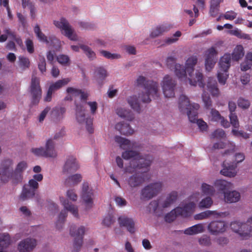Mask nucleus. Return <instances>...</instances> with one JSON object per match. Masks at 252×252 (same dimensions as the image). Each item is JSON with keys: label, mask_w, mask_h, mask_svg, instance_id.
Instances as JSON below:
<instances>
[{"label": "nucleus", "mask_w": 252, "mask_h": 252, "mask_svg": "<svg viewBox=\"0 0 252 252\" xmlns=\"http://www.w3.org/2000/svg\"><path fill=\"white\" fill-rule=\"evenodd\" d=\"M122 157L125 159H132L129 167L126 168V172L132 173L142 170L140 174L138 173L133 175L128 180V185L131 187L139 186L145 181V176L149 170V167L153 160L152 157L147 155L144 158L138 152L133 150H127L123 152Z\"/></svg>", "instance_id": "f257e3e1"}, {"label": "nucleus", "mask_w": 252, "mask_h": 252, "mask_svg": "<svg viewBox=\"0 0 252 252\" xmlns=\"http://www.w3.org/2000/svg\"><path fill=\"white\" fill-rule=\"evenodd\" d=\"M13 161L11 159H5L0 166V180L2 183H6L10 179L14 184L22 182L24 171L28 167L27 163L22 161L18 163L14 171L13 170Z\"/></svg>", "instance_id": "f03ea898"}, {"label": "nucleus", "mask_w": 252, "mask_h": 252, "mask_svg": "<svg viewBox=\"0 0 252 252\" xmlns=\"http://www.w3.org/2000/svg\"><path fill=\"white\" fill-rule=\"evenodd\" d=\"M200 106L198 104H191L188 97L184 94L180 95L179 98V108L182 112H187L189 121L196 123L201 131H206L208 128L207 123L202 119H198V110Z\"/></svg>", "instance_id": "7ed1b4c3"}, {"label": "nucleus", "mask_w": 252, "mask_h": 252, "mask_svg": "<svg viewBox=\"0 0 252 252\" xmlns=\"http://www.w3.org/2000/svg\"><path fill=\"white\" fill-rule=\"evenodd\" d=\"M176 58L174 57H169L166 60V65L171 70L174 69V72L179 78L185 77L187 73L189 76L191 77L194 72V66L197 62V58L196 56L189 57L186 61L185 67L180 64H176Z\"/></svg>", "instance_id": "20e7f679"}, {"label": "nucleus", "mask_w": 252, "mask_h": 252, "mask_svg": "<svg viewBox=\"0 0 252 252\" xmlns=\"http://www.w3.org/2000/svg\"><path fill=\"white\" fill-rule=\"evenodd\" d=\"M136 83L137 86L143 87L146 91L145 93L140 94L139 96V98L143 102H150V96L154 99L159 97V86L158 82L153 80H146L145 77L139 76L136 79Z\"/></svg>", "instance_id": "39448f33"}, {"label": "nucleus", "mask_w": 252, "mask_h": 252, "mask_svg": "<svg viewBox=\"0 0 252 252\" xmlns=\"http://www.w3.org/2000/svg\"><path fill=\"white\" fill-rule=\"evenodd\" d=\"M195 209V206H178L165 215V220L171 222L179 216L184 218L188 217L194 212Z\"/></svg>", "instance_id": "423d86ee"}, {"label": "nucleus", "mask_w": 252, "mask_h": 252, "mask_svg": "<svg viewBox=\"0 0 252 252\" xmlns=\"http://www.w3.org/2000/svg\"><path fill=\"white\" fill-rule=\"evenodd\" d=\"M231 58V55L226 53L220 58L219 62L220 71L218 72L217 77L219 83L223 85L226 83L228 76L227 72L230 66Z\"/></svg>", "instance_id": "0eeeda50"}, {"label": "nucleus", "mask_w": 252, "mask_h": 252, "mask_svg": "<svg viewBox=\"0 0 252 252\" xmlns=\"http://www.w3.org/2000/svg\"><path fill=\"white\" fill-rule=\"evenodd\" d=\"M32 152L36 156L46 158H55L57 156V153L55 149V143L52 139H49L47 141L45 148H32Z\"/></svg>", "instance_id": "6e6552de"}, {"label": "nucleus", "mask_w": 252, "mask_h": 252, "mask_svg": "<svg viewBox=\"0 0 252 252\" xmlns=\"http://www.w3.org/2000/svg\"><path fill=\"white\" fill-rule=\"evenodd\" d=\"M232 230L238 234L243 239H247L252 236V227L246 223L234 221L230 223Z\"/></svg>", "instance_id": "1a4fd4ad"}, {"label": "nucleus", "mask_w": 252, "mask_h": 252, "mask_svg": "<svg viewBox=\"0 0 252 252\" xmlns=\"http://www.w3.org/2000/svg\"><path fill=\"white\" fill-rule=\"evenodd\" d=\"M162 188V185L159 182L150 184L142 189L141 198L147 200L152 199L161 191Z\"/></svg>", "instance_id": "9d476101"}, {"label": "nucleus", "mask_w": 252, "mask_h": 252, "mask_svg": "<svg viewBox=\"0 0 252 252\" xmlns=\"http://www.w3.org/2000/svg\"><path fill=\"white\" fill-rule=\"evenodd\" d=\"M67 212H70L75 217L79 216L77 206H66V207L60 213L55 222L56 228L59 230H62L64 225Z\"/></svg>", "instance_id": "9b49d317"}, {"label": "nucleus", "mask_w": 252, "mask_h": 252, "mask_svg": "<svg viewBox=\"0 0 252 252\" xmlns=\"http://www.w3.org/2000/svg\"><path fill=\"white\" fill-rule=\"evenodd\" d=\"M30 92L32 96V103L33 104H38L41 97L42 89L39 79L35 76L32 77Z\"/></svg>", "instance_id": "f8f14e48"}, {"label": "nucleus", "mask_w": 252, "mask_h": 252, "mask_svg": "<svg viewBox=\"0 0 252 252\" xmlns=\"http://www.w3.org/2000/svg\"><path fill=\"white\" fill-rule=\"evenodd\" d=\"M38 183L33 179H31L28 185H25L23 187L22 193L19 198L24 201L29 198L32 197L35 193L36 190L38 188Z\"/></svg>", "instance_id": "ddd939ff"}, {"label": "nucleus", "mask_w": 252, "mask_h": 252, "mask_svg": "<svg viewBox=\"0 0 252 252\" xmlns=\"http://www.w3.org/2000/svg\"><path fill=\"white\" fill-rule=\"evenodd\" d=\"M176 83L172 77L166 75L163 78L161 83L163 93L165 97L170 98L175 95L174 90Z\"/></svg>", "instance_id": "4468645a"}, {"label": "nucleus", "mask_w": 252, "mask_h": 252, "mask_svg": "<svg viewBox=\"0 0 252 252\" xmlns=\"http://www.w3.org/2000/svg\"><path fill=\"white\" fill-rule=\"evenodd\" d=\"M55 26L60 29L62 33L71 40H76L77 36L73 33L72 29L67 21L64 18L60 19V21H54Z\"/></svg>", "instance_id": "2eb2a0df"}, {"label": "nucleus", "mask_w": 252, "mask_h": 252, "mask_svg": "<svg viewBox=\"0 0 252 252\" xmlns=\"http://www.w3.org/2000/svg\"><path fill=\"white\" fill-rule=\"evenodd\" d=\"M85 110L84 107L81 104H76V117L77 121L79 123L86 122V129L90 133L94 132L93 127V120L91 118L85 119V115L84 113Z\"/></svg>", "instance_id": "dca6fc26"}, {"label": "nucleus", "mask_w": 252, "mask_h": 252, "mask_svg": "<svg viewBox=\"0 0 252 252\" xmlns=\"http://www.w3.org/2000/svg\"><path fill=\"white\" fill-rule=\"evenodd\" d=\"M218 52L215 47H212L205 52V67L207 70L210 71L214 66L216 61Z\"/></svg>", "instance_id": "f3484780"}, {"label": "nucleus", "mask_w": 252, "mask_h": 252, "mask_svg": "<svg viewBox=\"0 0 252 252\" xmlns=\"http://www.w3.org/2000/svg\"><path fill=\"white\" fill-rule=\"evenodd\" d=\"M37 245L36 240L32 238H27L21 240L18 244L17 249L20 252H30Z\"/></svg>", "instance_id": "a211bd4d"}, {"label": "nucleus", "mask_w": 252, "mask_h": 252, "mask_svg": "<svg viewBox=\"0 0 252 252\" xmlns=\"http://www.w3.org/2000/svg\"><path fill=\"white\" fill-rule=\"evenodd\" d=\"M226 223L222 221H213L211 222L208 226L209 232L215 235L223 233L226 231Z\"/></svg>", "instance_id": "6ab92c4d"}, {"label": "nucleus", "mask_w": 252, "mask_h": 252, "mask_svg": "<svg viewBox=\"0 0 252 252\" xmlns=\"http://www.w3.org/2000/svg\"><path fill=\"white\" fill-rule=\"evenodd\" d=\"M79 167L76 158L72 156H68L66 158L63 172L64 173H71L76 171Z\"/></svg>", "instance_id": "aec40b11"}, {"label": "nucleus", "mask_w": 252, "mask_h": 252, "mask_svg": "<svg viewBox=\"0 0 252 252\" xmlns=\"http://www.w3.org/2000/svg\"><path fill=\"white\" fill-rule=\"evenodd\" d=\"M81 197L83 201L88 204H92L94 198V190L89 187V183L84 182L82 186Z\"/></svg>", "instance_id": "412c9836"}, {"label": "nucleus", "mask_w": 252, "mask_h": 252, "mask_svg": "<svg viewBox=\"0 0 252 252\" xmlns=\"http://www.w3.org/2000/svg\"><path fill=\"white\" fill-rule=\"evenodd\" d=\"M34 32L38 40L41 42L46 44H49L50 42L51 44L59 42V40L54 36H51L48 39V37L41 32L38 25H36L34 27Z\"/></svg>", "instance_id": "4be33fe9"}, {"label": "nucleus", "mask_w": 252, "mask_h": 252, "mask_svg": "<svg viewBox=\"0 0 252 252\" xmlns=\"http://www.w3.org/2000/svg\"><path fill=\"white\" fill-rule=\"evenodd\" d=\"M118 222L120 226L126 227L127 231L130 233L135 232V222L131 218L122 216L119 218Z\"/></svg>", "instance_id": "5701e85b"}, {"label": "nucleus", "mask_w": 252, "mask_h": 252, "mask_svg": "<svg viewBox=\"0 0 252 252\" xmlns=\"http://www.w3.org/2000/svg\"><path fill=\"white\" fill-rule=\"evenodd\" d=\"M223 169L221 170L220 173L225 176L233 177L236 175V165L234 163L229 164L224 161L222 163Z\"/></svg>", "instance_id": "b1692460"}, {"label": "nucleus", "mask_w": 252, "mask_h": 252, "mask_svg": "<svg viewBox=\"0 0 252 252\" xmlns=\"http://www.w3.org/2000/svg\"><path fill=\"white\" fill-rule=\"evenodd\" d=\"M115 128L121 134L125 135H130L134 132L133 129L130 127L129 124L125 122L117 123L116 125Z\"/></svg>", "instance_id": "393cba45"}, {"label": "nucleus", "mask_w": 252, "mask_h": 252, "mask_svg": "<svg viewBox=\"0 0 252 252\" xmlns=\"http://www.w3.org/2000/svg\"><path fill=\"white\" fill-rule=\"evenodd\" d=\"M85 231L84 226H77L75 224L71 225L69 229L70 235L74 238L83 237Z\"/></svg>", "instance_id": "a878e982"}, {"label": "nucleus", "mask_w": 252, "mask_h": 252, "mask_svg": "<svg viewBox=\"0 0 252 252\" xmlns=\"http://www.w3.org/2000/svg\"><path fill=\"white\" fill-rule=\"evenodd\" d=\"M204 230V225L203 223H198L184 230V233L187 235H193L203 233Z\"/></svg>", "instance_id": "bb28decb"}, {"label": "nucleus", "mask_w": 252, "mask_h": 252, "mask_svg": "<svg viewBox=\"0 0 252 252\" xmlns=\"http://www.w3.org/2000/svg\"><path fill=\"white\" fill-rule=\"evenodd\" d=\"M207 89L213 96L218 97L220 94V91L218 84L215 79L209 78L207 82Z\"/></svg>", "instance_id": "cd10ccee"}, {"label": "nucleus", "mask_w": 252, "mask_h": 252, "mask_svg": "<svg viewBox=\"0 0 252 252\" xmlns=\"http://www.w3.org/2000/svg\"><path fill=\"white\" fill-rule=\"evenodd\" d=\"M172 26L168 24H164L157 26L156 28L153 29L150 34L152 37H156L158 36L165 32H168Z\"/></svg>", "instance_id": "c85d7f7f"}, {"label": "nucleus", "mask_w": 252, "mask_h": 252, "mask_svg": "<svg viewBox=\"0 0 252 252\" xmlns=\"http://www.w3.org/2000/svg\"><path fill=\"white\" fill-rule=\"evenodd\" d=\"M115 140L123 149L133 148L136 147L134 143L131 142L130 140L119 136H115Z\"/></svg>", "instance_id": "c756f323"}, {"label": "nucleus", "mask_w": 252, "mask_h": 252, "mask_svg": "<svg viewBox=\"0 0 252 252\" xmlns=\"http://www.w3.org/2000/svg\"><path fill=\"white\" fill-rule=\"evenodd\" d=\"M215 185L219 190L222 191L224 193V195L225 193H226L225 191L231 189L232 187V184L231 183L224 180H217Z\"/></svg>", "instance_id": "7c9ffc66"}, {"label": "nucleus", "mask_w": 252, "mask_h": 252, "mask_svg": "<svg viewBox=\"0 0 252 252\" xmlns=\"http://www.w3.org/2000/svg\"><path fill=\"white\" fill-rule=\"evenodd\" d=\"M94 72L96 79L99 85L101 86L103 80L107 76V71L102 67H98L95 69Z\"/></svg>", "instance_id": "2f4dec72"}, {"label": "nucleus", "mask_w": 252, "mask_h": 252, "mask_svg": "<svg viewBox=\"0 0 252 252\" xmlns=\"http://www.w3.org/2000/svg\"><path fill=\"white\" fill-rule=\"evenodd\" d=\"M220 215V213L215 211L207 210L194 216V219L196 220H201L209 218L211 216L218 217Z\"/></svg>", "instance_id": "473e14b6"}, {"label": "nucleus", "mask_w": 252, "mask_h": 252, "mask_svg": "<svg viewBox=\"0 0 252 252\" xmlns=\"http://www.w3.org/2000/svg\"><path fill=\"white\" fill-rule=\"evenodd\" d=\"M225 201L228 203L238 202L240 199V194L236 191L226 192L224 195Z\"/></svg>", "instance_id": "72a5a7b5"}, {"label": "nucleus", "mask_w": 252, "mask_h": 252, "mask_svg": "<svg viewBox=\"0 0 252 252\" xmlns=\"http://www.w3.org/2000/svg\"><path fill=\"white\" fill-rule=\"evenodd\" d=\"M82 177L80 174H75L69 176L64 181V185L66 187H70L77 185L81 181Z\"/></svg>", "instance_id": "f704fd0d"}, {"label": "nucleus", "mask_w": 252, "mask_h": 252, "mask_svg": "<svg viewBox=\"0 0 252 252\" xmlns=\"http://www.w3.org/2000/svg\"><path fill=\"white\" fill-rule=\"evenodd\" d=\"M70 81V79L68 78H64L59 80L55 83L51 84L49 89L51 90L54 93L61 89L63 86L67 85Z\"/></svg>", "instance_id": "c9c22d12"}, {"label": "nucleus", "mask_w": 252, "mask_h": 252, "mask_svg": "<svg viewBox=\"0 0 252 252\" xmlns=\"http://www.w3.org/2000/svg\"><path fill=\"white\" fill-rule=\"evenodd\" d=\"M116 113L120 117L129 121H132L134 118L133 113L130 111L123 108H118L116 110Z\"/></svg>", "instance_id": "e433bc0d"}, {"label": "nucleus", "mask_w": 252, "mask_h": 252, "mask_svg": "<svg viewBox=\"0 0 252 252\" xmlns=\"http://www.w3.org/2000/svg\"><path fill=\"white\" fill-rule=\"evenodd\" d=\"M203 74L202 73L197 71L195 74V78H189V84L195 86L198 84V86L201 88H204L205 84L203 82Z\"/></svg>", "instance_id": "4c0bfd02"}, {"label": "nucleus", "mask_w": 252, "mask_h": 252, "mask_svg": "<svg viewBox=\"0 0 252 252\" xmlns=\"http://www.w3.org/2000/svg\"><path fill=\"white\" fill-rule=\"evenodd\" d=\"M66 111V109L63 107H56L52 111V117L56 121L62 119Z\"/></svg>", "instance_id": "58836bf2"}, {"label": "nucleus", "mask_w": 252, "mask_h": 252, "mask_svg": "<svg viewBox=\"0 0 252 252\" xmlns=\"http://www.w3.org/2000/svg\"><path fill=\"white\" fill-rule=\"evenodd\" d=\"M223 0H211L210 8V14L212 17H216L218 14L220 3Z\"/></svg>", "instance_id": "ea45409f"}, {"label": "nucleus", "mask_w": 252, "mask_h": 252, "mask_svg": "<svg viewBox=\"0 0 252 252\" xmlns=\"http://www.w3.org/2000/svg\"><path fill=\"white\" fill-rule=\"evenodd\" d=\"M244 55V48L242 45H237L232 54V58L234 61H238Z\"/></svg>", "instance_id": "a19ab883"}, {"label": "nucleus", "mask_w": 252, "mask_h": 252, "mask_svg": "<svg viewBox=\"0 0 252 252\" xmlns=\"http://www.w3.org/2000/svg\"><path fill=\"white\" fill-rule=\"evenodd\" d=\"M127 102L131 108L138 113L140 112V106L138 97L136 95H133L128 98Z\"/></svg>", "instance_id": "79ce46f5"}, {"label": "nucleus", "mask_w": 252, "mask_h": 252, "mask_svg": "<svg viewBox=\"0 0 252 252\" xmlns=\"http://www.w3.org/2000/svg\"><path fill=\"white\" fill-rule=\"evenodd\" d=\"M10 243V236L8 234L0 233V252H4L3 249Z\"/></svg>", "instance_id": "37998d69"}, {"label": "nucleus", "mask_w": 252, "mask_h": 252, "mask_svg": "<svg viewBox=\"0 0 252 252\" xmlns=\"http://www.w3.org/2000/svg\"><path fill=\"white\" fill-rule=\"evenodd\" d=\"M22 4L23 8L28 7L30 9L31 18L34 19L36 16V10L33 3L29 0H22Z\"/></svg>", "instance_id": "c03bdc74"}, {"label": "nucleus", "mask_w": 252, "mask_h": 252, "mask_svg": "<svg viewBox=\"0 0 252 252\" xmlns=\"http://www.w3.org/2000/svg\"><path fill=\"white\" fill-rule=\"evenodd\" d=\"M80 47L90 60H93L96 58L95 53L88 46L81 45Z\"/></svg>", "instance_id": "a18cd8bd"}, {"label": "nucleus", "mask_w": 252, "mask_h": 252, "mask_svg": "<svg viewBox=\"0 0 252 252\" xmlns=\"http://www.w3.org/2000/svg\"><path fill=\"white\" fill-rule=\"evenodd\" d=\"M178 198V193L177 191H173L169 193L163 205H171L175 203Z\"/></svg>", "instance_id": "49530a36"}, {"label": "nucleus", "mask_w": 252, "mask_h": 252, "mask_svg": "<svg viewBox=\"0 0 252 252\" xmlns=\"http://www.w3.org/2000/svg\"><path fill=\"white\" fill-rule=\"evenodd\" d=\"M18 59L19 66L22 70H25L29 67L30 62L29 58L24 56H20Z\"/></svg>", "instance_id": "de8ad7c7"}, {"label": "nucleus", "mask_w": 252, "mask_h": 252, "mask_svg": "<svg viewBox=\"0 0 252 252\" xmlns=\"http://www.w3.org/2000/svg\"><path fill=\"white\" fill-rule=\"evenodd\" d=\"M201 190L202 192L206 195H213L215 190L213 186L209 185L206 183H203L201 186Z\"/></svg>", "instance_id": "09e8293b"}, {"label": "nucleus", "mask_w": 252, "mask_h": 252, "mask_svg": "<svg viewBox=\"0 0 252 252\" xmlns=\"http://www.w3.org/2000/svg\"><path fill=\"white\" fill-rule=\"evenodd\" d=\"M200 198V193L196 192L191 195L189 198V201L183 205H196Z\"/></svg>", "instance_id": "8fccbe9b"}, {"label": "nucleus", "mask_w": 252, "mask_h": 252, "mask_svg": "<svg viewBox=\"0 0 252 252\" xmlns=\"http://www.w3.org/2000/svg\"><path fill=\"white\" fill-rule=\"evenodd\" d=\"M202 100L204 103L205 107L209 109L212 106V102L209 95L204 92L202 94Z\"/></svg>", "instance_id": "3c124183"}, {"label": "nucleus", "mask_w": 252, "mask_h": 252, "mask_svg": "<svg viewBox=\"0 0 252 252\" xmlns=\"http://www.w3.org/2000/svg\"><path fill=\"white\" fill-rule=\"evenodd\" d=\"M57 61L63 65L66 66L69 64V58L65 55H59L57 57Z\"/></svg>", "instance_id": "603ef678"}, {"label": "nucleus", "mask_w": 252, "mask_h": 252, "mask_svg": "<svg viewBox=\"0 0 252 252\" xmlns=\"http://www.w3.org/2000/svg\"><path fill=\"white\" fill-rule=\"evenodd\" d=\"M211 121L212 122H219L221 119H222V117L220 114V112L215 109H212L211 111Z\"/></svg>", "instance_id": "864d4df0"}, {"label": "nucleus", "mask_w": 252, "mask_h": 252, "mask_svg": "<svg viewBox=\"0 0 252 252\" xmlns=\"http://www.w3.org/2000/svg\"><path fill=\"white\" fill-rule=\"evenodd\" d=\"M168 206H154L153 211L154 214L157 216H160L162 215L166 210V208Z\"/></svg>", "instance_id": "5fc2aeb1"}, {"label": "nucleus", "mask_w": 252, "mask_h": 252, "mask_svg": "<svg viewBox=\"0 0 252 252\" xmlns=\"http://www.w3.org/2000/svg\"><path fill=\"white\" fill-rule=\"evenodd\" d=\"M114 221V216L112 213H109L103 219L102 221V224L106 226H110Z\"/></svg>", "instance_id": "6e6d98bb"}, {"label": "nucleus", "mask_w": 252, "mask_h": 252, "mask_svg": "<svg viewBox=\"0 0 252 252\" xmlns=\"http://www.w3.org/2000/svg\"><path fill=\"white\" fill-rule=\"evenodd\" d=\"M199 244L203 246H208L211 244V238L207 235L202 236L198 240Z\"/></svg>", "instance_id": "4d7b16f0"}, {"label": "nucleus", "mask_w": 252, "mask_h": 252, "mask_svg": "<svg viewBox=\"0 0 252 252\" xmlns=\"http://www.w3.org/2000/svg\"><path fill=\"white\" fill-rule=\"evenodd\" d=\"M225 137V133L223 130L221 129H218L215 130L211 136V138L220 139Z\"/></svg>", "instance_id": "13d9d810"}, {"label": "nucleus", "mask_w": 252, "mask_h": 252, "mask_svg": "<svg viewBox=\"0 0 252 252\" xmlns=\"http://www.w3.org/2000/svg\"><path fill=\"white\" fill-rule=\"evenodd\" d=\"M46 63L45 58L43 56H39L38 63V67L41 73H43L46 70Z\"/></svg>", "instance_id": "bf43d9fd"}, {"label": "nucleus", "mask_w": 252, "mask_h": 252, "mask_svg": "<svg viewBox=\"0 0 252 252\" xmlns=\"http://www.w3.org/2000/svg\"><path fill=\"white\" fill-rule=\"evenodd\" d=\"M232 34L239 38L247 40L251 39V37L249 34L243 33L241 31L238 30H236L232 31Z\"/></svg>", "instance_id": "052dcab7"}, {"label": "nucleus", "mask_w": 252, "mask_h": 252, "mask_svg": "<svg viewBox=\"0 0 252 252\" xmlns=\"http://www.w3.org/2000/svg\"><path fill=\"white\" fill-rule=\"evenodd\" d=\"M181 32L180 31H177L172 37H169L165 40V43L167 44H170L176 42L178 38L181 36Z\"/></svg>", "instance_id": "680f3d73"}, {"label": "nucleus", "mask_w": 252, "mask_h": 252, "mask_svg": "<svg viewBox=\"0 0 252 252\" xmlns=\"http://www.w3.org/2000/svg\"><path fill=\"white\" fill-rule=\"evenodd\" d=\"M101 54L108 59H119L121 57V56L117 54H112L109 52L102 50L100 51Z\"/></svg>", "instance_id": "e2e57ef3"}, {"label": "nucleus", "mask_w": 252, "mask_h": 252, "mask_svg": "<svg viewBox=\"0 0 252 252\" xmlns=\"http://www.w3.org/2000/svg\"><path fill=\"white\" fill-rule=\"evenodd\" d=\"M229 118L231 124L235 128H238L239 123L238 122V118L235 113H230Z\"/></svg>", "instance_id": "0e129e2a"}, {"label": "nucleus", "mask_w": 252, "mask_h": 252, "mask_svg": "<svg viewBox=\"0 0 252 252\" xmlns=\"http://www.w3.org/2000/svg\"><path fill=\"white\" fill-rule=\"evenodd\" d=\"M237 103L238 106L243 109H247L250 105V101L248 100L243 98H239Z\"/></svg>", "instance_id": "69168bd1"}, {"label": "nucleus", "mask_w": 252, "mask_h": 252, "mask_svg": "<svg viewBox=\"0 0 252 252\" xmlns=\"http://www.w3.org/2000/svg\"><path fill=\"white\" fill-rule=\"evenodd\" d=\"M26 46L28 52L30 54H32L34 51L33 42L31 39H27L25 41Z\"/></svg>", "instance_id": "338daca9"}, {"label": "nucleus", "mask_w": 252, "mask_h": 252, "mask_svg": "<svg viewBox=\"0 0 252 252\" xmlns=\"http://www.w3.org/2000/svg\"><path fill=\"white\" fill-rule=\"evenodd\" d=\"M67 197L72 201H76L77 200L78 196L74 189H68L66 192Z\"/></svg>", "instance_id": "774afa93"}]
</instances>
